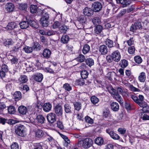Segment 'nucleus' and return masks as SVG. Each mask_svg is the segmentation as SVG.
Here are the masks:
<instances>
[{"mask_svg": "<svg viewBox=\"0 0 149 149\" xmlns=\"http://www.w3.org/2000/svg\"><path fill=\"white\" fill-rule=\"evenodd\" d=\"M135 50V48L134 46L129 47L128 49V51L129 54H133L134 53Z\"/></svg>", "mask_w": 149, "mask_h": 149, "instance_id": "nucleus-50", "label": "nucleus"}, {"mask_svg": "<svg viewBox=\"0 0 149 149\" xmlns=\"http://www.w3.org/2000/svg\"><path fill=\"white\" fill-rule=\"evenodd\" d=\"M24 127L23 125H20L15 128L16 133L18 135L23 136L24 135Z\"/></svg>", "mask_w": 149, "mask_h": 149, "instance_id": "nucleus-4", "label": "nucleus"}, {"mask_svg": "<svg viewBox=\"0 0 149 149\" xmlns=\"http://www.w3.org/2000/svg\"><path fill=\"white\" fill-rule=\"evenodd\" d=\"M2 43L4 46L8 47L13 45L14 42L12 39L9 38L3 39Z\"/></svg>", "mask_w": 149, "mask_h": 149, "instance_id": "nucleus-8", "label": "nucleus"}, {"mask_svg": "<svg viewBox=\"0 0 149 149\" xmlns=\"http://www.w3.org/2000/svg\"><path fill=\"white\" fill-rule=\"evenodd\" d=\"M49 17V14L47 12H43L42 17L41 18L42 19H48Z\"/></svg>", "mask_w": 149, "mask_h": 149, "instance_id": "nucleus-52", "label": "nucleus"}, {"mask_svg": "<svg viewBox=\"0 0 149 149\" xmlns=\"http://www.w3.org/2000/svg\"><path fill=\"white\" fill-rule=\"evenodd\" d=\"M36 119L38 123L41 124L44 123L45 120L44 116L41 115H38L36 117Z\"/></svg>", "mask_w": 149, "mask_h": 149, "instance_id": "nucleus-28", "label": "nucleus"}, {"mask_svg": "<svg viewBox=\"0 0 149 149\" xmlns=\"http://www.w3.org/2000/svg\"><path fill=\"white\" fill-rule=\"evenodd\" d=\"M106 132L109 134L110 136L113 139L115 140H118L120 139L119 136L113 131H111L110 129L107 130Z\"/></svg>", "mask_w": 149, "mask_h": 149, "instance_id": "nucleus-10", "label": "nucleus"}, {"mask_svg": "<svg viewBox=\"0 0 149 149\" xmlns=\"http://www.w3.org/2000/svg\"><path fill=\"white\" fill-rule=\"evenodd\" d=\"M128 45L129 46H131L134 43V40L133 38H131L127 42Z\"/></svg>", "mask_w": 149, "mask_h": 149, "instance_id": "nucleus-61", "label": "nucleus"}, {"mask_svg": "<svg viewBox=\"0 0 149 149\" xmlns=\"http://www.w3.org/2000/svg\"><path fill=\"white\" fill-rule=\"evenodd\" d=\"M111 57L113 60L118 62L120 60L121 58L120 52L118 50L115 51L111 54Z\"/></svg>", "mask_w": 149, "mask_h": 149, "instance_id": "nucleus-3", "label": "nucleus"}, {"mask_svg": "<svg viewBox=\"0 0 149 149\" xmlns=\"http://www.w3.org/2000/svg\"><path fill=\"white\" fill-rule=\"evenodd\" d=\"M102 29V27L100 25H97L96 26L94 29L95 33L98 34L101 33Z\"/></svg>", "mask_w": 149, "mask_h": 149, "instance_id": "nucleus-32", "label": "nucleus"}, {"mask_svg": "<svg viewBox=\"0 0 149 149\" xmlns=\"http://www.w3.org/2000/svg\"><path fill=\"white\" fill-rule=\"evenodd\" d=\"M83 13L85 15L88 17L92 16L93 14V10L88 7H85L83 10Z\"/></svg>", "mask_w": 149, "mask_h": 149, "instance_id": "nucleus-9", "label": "nucleus"}, {"mask_svg": "<svg viewBox=\"0 0 149 149\" xmlns=\"http://www.w3.org/2000/svg\"><path fill=\"white\" fill-rule=\"evenodd\" d=\"M60 135L67 143H70V140L66 136L62 134H61Z\"/></svg>", "mask_w": 149, "mask_h": 149, "instance_id": "nucleus-64", "label": "nucleus"}, {"mask_svg": "<svg viewBox=\"0 0 149 149\" xmlns=\"http://www.w3.org/2000/svg\"><path fill=\"white\" fill-rule=\"evenodd\" d=\"M34 49L39 50L40 48V45L38 42L35 43L33 46Z\"/></svg>", "mask_w": 149, "mask_h": 149, "instance_id": "nucleus-57", "label": "nucleus"}, {"mask_svg": "<svg viewBox=\"0 0 149 149\" xmlns=\"http://www.w3.org/2000/svg\"><path fill=\"white\" fill-rule=\"evenodd\" d=\"M14 5L11 3H7L5 5V9L8 12H12L14 9Z\"/></svg>", "mask_w": 149, "mask_h": 149, "instance_id": "nucleus-13", "label": "nucleus"}, {"mask_svg": "<svg viewBox=\"0 0 149 149\" xmlns=\"http://www.w3.org/2000/svg\"><path fill=\"white\" fill-rule=\"evenodd\" d=\"M85 60V58L84 56L81 54H79V56L74 59L79 62H82Z\"/></svg>", "mask_w": 149, "mask_h": 149, "instance_id": "nucleus-31", "label": "nucleus"}, {"mask_svg": "<svg viewBox=\"0 0 149 149\" xmlns=\"http://www.w3.org/2000/svg\"><path fill=\"white\" fill-rule=\"evenodd\" d=\"M105 44L109 47L111 48L113 47V44L112 40L107 39L105 41Z\"/></svg>", "mask_w": 149, "mask_h": 149, "instance_id": "nucleus-38", "label": "nucleus"}, {"mask_svg": "<svg viewBox=\"0 0 149 149\" xmlns=\"http://www.w3.org/2000/svg\"><path fill=\"white\" fill-rule=\"evenodd\" d=\"M134 24L137 30L141 29L142 28L141 23L140 22H136Z\"/></svg>", "mask_w": 149, "mask_h": 149, "instance_id": "nucleus-53", "label": "nucleus"}, {"mask_svg": "<svg viewBox=\"0 0 149 149\" xmlns=\"http://www.w3.org/2000/svg\"><path fill=\"white\" fill-rule=\"evenodd\" d=\"M131 97L134 101L137 104L139 103L140 102H141L142 100H143L144 98L143 96L142 95H139V98L134 95H131Z\"/></svg>", "mask_w": 149, "mask_h": 149, "instance_id": "nucleus-11", "label": "nucleus"}, {"mask_svg": "<svg viewBox=\"0 0 149 149\" xmlns=\"http://www.w3.org/2000/svg\"><path fill=\"white\" fill-rule=\"evenodd\" d=\"M27 7V5L26 4L21 3L19 4V8L21 10H25L26 9Z\"/></svg>", "mask_w": 149, "mask_h": 149, "instance_id": "nucleus-54", "label": "nucleus"}, {"mask_svg": "<svg viewBox=\"0 0 149 149\" xmlns=\"http://www.w3.org/2000/svg\"><path fill=\"white\" fill-rule=\"evenodd\" d=\"M86 64L89 66H91L94 64L93 60L91 58H89L86 60Z\"/></svg>", "mask_w": 149, "mask_h": 149, "instance_id": "nucleus-36", "label": "nucleus"}, {"mask_svg": "<svg viewBox=\"0 0 149 149\" xmlns=\"http://www.w3.org/2000/svg\"><path fill=\"white\" fill-rule=\"evenodd\" d=\"M91 100L92 103L94 104H96L99 101V99L95 96H92Z\"/></svg>", "mask_w": 149, "mask_h": 149, "instance_id": "nucleus-46", "label": "nucleus"}, {"mask_svg": "<svg viewBox=\"0 0 149 149\" xmlns=\"http://www.w3.org/2000/svg\"><path fill=\"white\" fill-rule=\"evenodd\" d=\"M117 3H120L123 5V7H125L129 5L133 1H136L138 0H116Z\"/></svg>", "mask_w": 149, "mask_h": 149, "instance_id": "nucleus-7", "label": "nucleus"}, {"mask_svg": "<svg viewBox=\"0 0 149 149\" xmlns=\"http://www.w3.org/2000/svg\"><path fill=\"white\" fill-rule=\"evenodd\" d=\"M93 143V141L91 139L80 138L79 139L77 145L79 147H82L86 149L91 147Z\"/></svg>", "mask_w": 149, "mask_h": 149, "instance_id": "nucleus-2", "label": "nucleus"}, {"mask_svg": "<svg viewBox=\"0 0 149 149\" xmlns=\"http://www.w3.org/2000/svg\"><path fill=\"white\" fill-rule=\"evenodd\" d=\"M47 119L49 122L51 123H53L56 119V115L54 113H50L47 115Z\"/></svg>", "mask_w": 149, "mask_h": 149, "instance_id": "nucleus-6", "label": "nucleus"}, {"mask_svg": "<svg viewBox=\"0 0 149 149\" xmlns=\"http://www.w3.org/2000/svg\"><path fill=\"white\" fill-rule=\"evenodd\" d=\"M11 149H19V146L16 143H14L11 146Z\"/></svg>", "mask_w": 149, "mask_h": 149, "instance_id": "nucleus-59", "label": "nucleus"}, {"mask_svg": "<svg viewBox=\"0 0 149 149\" xmlns=\"http://www.w3.org/2000/svg\"><path fill=\"white\" fill-rule=\"evenodd\" d=\"M133 8H129L127 9H123L121 11L118 15L119 17H121L124 15L126 12L129 13L133 10Z\"/></svg>", "mask_w": 149, "mask_h": 149, "instance_id": "nucleus-26", "label": "nucleus"}, {"mask_svg": "<svg viewBox=\"0 0 149 149\" xmlns=\"http://www.w3.org/2000/svg\"><path fill=\"white\" fill-rule=\"evenodd\" d=\"M70 40L69 37L67 35H63L61 37V43L65 44L67 43Z\"/></svg>", "mask_w": 149, "mask_h": 149, "instance_id": "nucleus-23", "label": "nucleus"}, {"mask_svg": "<svg viewBox=\"0 0 149 149\" xmlns=\"http://www.w3.org/2000/svg\"><path fill=\"white\" fill-rule=\"evenodd\" d=\"M37 7L35 5H31L30 7V10L31 13H36L37 11Z\"/></svg>", "mask_w": 149, "mask_h": 149, "instance_id": "nucleus-39", "label": "nucleus"}, {"mask_svg": "<svg viewBox=\"0 0 149 149\" xmlns=\"http://www.w3.org/2000/svg\"><path fill=\"white\" fill-rule=\"evenodd\" d=\"M36 135L37 137L40 138L42 137L43 136L44 133L42 130H38L36 131Z\"/></svg>", "mask_w": 149, "mask_h": 149, "instance_id": "nucleus-37", "label": "nucleus"}, {"mask_svg": "<svg viewBox=\"0 0 149 149\" xmlns=\"http://www.w3.org/2000/svg\"><path fill=\"white\" fill-rule=\"evenodd\" d=\"M63 88L66 91H70L72 89V87L70 85L67 83H66L63 85Z\"/></svg>", "mask_w": 149, "mask_h": 149, "instance_id": "nucleus-49", "label": "nucleus"}, {"mask_svg": "<svg viewBox=\"0 0 149 149\" xmlns=\"http://www.w3.org/2000/svg\"><path fill=\"white\" fill-rule=\"evenodd\" d=\"M28 80L27 77L24 75L20 76L19 78V81L21 83H26Z\"/></svg>", "mask_w": 149, "mask_h": 149, "instance_id": "nucleus-24", "label": "nucleus"}, {"mask_svg": "<svg viewBox=\"0 0 149 149\" xmlns=\"http://www.w3.org/2000/svg\"><path fill=\"white\" fill-rule=\"evenodd\" d=\"M146 73L144 72H141L138 77L139 81L141 82H144L146 79Z\"/></svg>", "mask_w": 149, "mask_h": 149, "instance_id": "nucleus-20", "label": "nucleus"}, {"mask_svg": "<svg viewBox=\"0 0 149 149\" xmlns=\"http://www.w3.org/2000/svg\"><path fill=\"white\" fill-rule=\"evenodd\" d=\"M128 65V62L125 59L121 61V66L123 68H125Z\"/></svg>", "mask_w": 149, "mask_h": 149, "instance_id": "nucleus-48", "label": "nucleus"}, {"mask_svg": "<svg viewBox=\"0 0 149 149\" xmlns=\"http://www.w3.org/2000/svg\"><path fill=\"white\" fill-rule=\"evenodd\" d=\"M42 108L43 110L45 112H48L51 110L52 108V105L49 103H46L44 104Z\"/></svg>", "mask_w": 149, "mask_h": 149, "instance_id": "nucleus-16", "label": "nucleus"}, {"mask_svg": "<svg viewBox=\"0 0 149 149\" xmlns=\"http://www.w3.org/2000/svg\"><path fill=\"white\" fill-rule=\"evenodd\" d=\"M40 21L41 24L42 26L44 27H47L48 25V19H42L41 18Z\"/></svg>", "mask_w": 149, "mask_h": 149, "instance_id": "nucleus-45", "label": "nucleus"}, {"mask_svg": "<svg viewBox=\"0 0 149 149\" xmlns=\"http://www.w3.org/2000/svg\"><path fill=\"white\" fill-rule=\"evenodd\" d=\"M26 69L28 72L32 71L33 69L32 65L31 64L27 65Z\"/></svg>", "mask_w": 149, "mask_h": 149, "instance_id": "nucleus-58", "label": "nucleus"}, {"mask_svg": "<svg viewBox=\"0 0 149 149\" xmlns=\"http://www.w3.org/2000/svg\"><path fill=\"white\" fill-rule=\"evenodd\" d=\"M34 79L38 82H41L43 78V75L40 73L36 74L33 76Z\"/></svg>", "mask_w": 149, "mask_h": 149, "instance_id": "nucleus-15", "label": "nucleus"}, {"mask_svg": "<svg viewBox=\"0 0 149 149\" xmlns=\"http://www.w3.org/2000/svg\"><path fill=\"white\" fill-rule=\"evenodd\" d=\"M111 107L112 109L114 111H118L119 106L118 104L115 102H112L111 105Z\"/></svg>", "mask_w": 149, "mask_h": 149, "instance_id": "nucleus-22", "label": "nucleus"}, {"mask_svg": "<svg viewBox=\"0 0 149 149\" xmlns=\"http://www.w3.org/2000/svg\"><path fill=\"white\" fill-rule=\"evenodd\" d=\"M140 107H141L143 108L147 106L148 105L146 103L144 102L143 100H142L141 102H140L138 104Z\"/></svg>", "mask_w": 149, "mask_h": 149, "instance_id": "nucleus-56", "label": "nucleus"}, {"mask_svg": "<svg viewBox=\"0 0 149 149\" xmlns=\"http://www.w3.org/2000/svg\"><path fill=\"white\" fill-rule=\"evenodd\" d=\"M8 66L6 65H2L1 69L0 71V76L1 77H4L5 75V73L8 72Z\"/></svg>", "mask_w": 149, "mask_h": 149, "instance_id": "nucleus-12", "label": "nucleus"}, {"mask_svg": "<svg viewBox=\"0 0 149 149\" xmlns=\"http://www.w3.org/2000/svg\"><path fill=\"white\" fill-rule=\"evenodd\" d=\"M81 76L82 79L86 78L88 76V73L86 70H83L81 72Z\"/></svg>", "mask_w": 149, "mask_h": 149, "instance_id": "nucleus-35", "label": "nucleus"}, {"mask_svg": "<svg viewBox=\"0 0 149 149\" xmlns=\"http://www.w3.org/2000/svg\"><path fill=\"white\" fill-rule=\"evenodd\" d=\"M92 7L93 11L97 12L101 10L102 6L100 3L99 2H95L93 4Z\"/></svg>", "mask_w": 149, "mask_h": 149, "instance_id": "nucleus-5", "label": "nucleus"}, {"mask_svg": "<svg viewBox=\"0 0 149 149\" xmlns=\"http://www.w3.org/2000/svg\"><path fill=\"white\" fill-rule=\"evenodd\" d=\"M23 49L25 52L28 53L31 52L33 50L32 47L27 46H26L24 47Z\"/></svg>", "mask_w": 149, "mask_h": 149, "instance_id": "nucleus-40", "label": "nucleus"}, {"mask_svg": "<svg viewBox=\"0 0 149 149\" xmlns=\"http://www.w3.org/2000/svg\"><path fill=\"white\" fill-rule=\"evenodd\" d=\"M75 109L77 111H79L81 107V105L79 103L76 102L74 104Z\"/></svg>", "mask_w": 149, "mask_h": 149, "instance_id": "nucleus-55", "label": "nucleus"}, {"mask_svg": "<svg viewBox=\"0 0 149 149\" xmlns=\"http://www.w3.org/2000/svg\"><path fill=\"white\" fill-rule=\"evenodd\" d=\"M99 51L102 54L105 55L107 53L108 49L106 45H103L100 47Z\"/></svg>", "mask_w": 149, "mask_h": 149, "instance_id": "nucleus-18", "label": "nucleus"}, {"mask_svg": "<svg viewBox=\"0 0 149 149\" xmlns=\"http://www.w3.org/2000/svg\"><path fill=\"white\" fill-rule=\"evenodd\" d=\"M107 89L113 98L120 103L123 102V99L118 93H120L123 96L127 97L128 95L127 92L120 87L117 88V92L111 86L108 87Z\"/></svg>", "mask_w": 149, "mask_h": 149, "instance_id": "nucleus-1", "label": "nucleus"}, {"mask_svg": "<svg viewBox=\"0 0 149 149\" xmlns=\"http://www.w3.org/2000/svg\"><path fill=\"white\" fill-rule=\"evenodd\" d=\"M68 29L67 27L65 25H63L60 27L59 30L62 33H65L66 32V31Z\"/></svg>", "mask_w": 149, "mask_h": 149, "instance_id": "nucleus-42", "label": "nucleus"}, {"mask_svg": "<svg viewBox=\"0 0 149 149\" xmlns=\"http://www.w3.org/2000/svg\"><path fill=\"white\" fill-rule=\"evenodd\" d=\"M29 23L27 21H23L19 23V25L22 29H26L29 26Z\"/></svg>", "mask_w": 149, "mask_h": 149, "instance_id": "nucleus-27", "label": "nucleus"}, {"mask_svg": "<svg viewBox=\"0 0 149 149\" xmlns=\"http://www.w3.org/2000/svg\"><path fill=\"white\" fill-rule=\"evenodd\" d=\"M85 120L86 123L92 124L93 123V120L90 117L87 116L85 117Z\"/></svg>", "mask_w": 149, "mask_h": 149, "instance_id": "nucleus-51", "label": "nucleus"}, {"mask_svg": "<svg viewBox=\"0 0 149 149\" xmlns=\"http://www.w3.org/2000/svg\"><path fill=\"white\" fill-rule=\"evenodd\" d=\"M134 59L135 61L137 63L140 64L142 61V60L141 56H137L134 57Z\"/></svg>", "mask_w": 149, "mask_h": 149, "instance_id": "nucleus-41", "label": "nucleus"}, {"mask_svg": "<svg viewBox=\"0 0 149 149\" xmlns=\"http://www.w3.org/2000/svg\"><path fill=\"white\" fill-rule=\"evenodd\" d=\"M29 23L31 26L35 28H37L38 27V24L35 21H30Z\"/></svg>", "mask_w": 149, "mask_h": 149, "instance_id": "nucleus-47", "label": "nucleus"}, {"mask_svg": "<svg viewBox=\"0 0 149 149\" xmlns=\"http://www.w3.org/2000/svg\"><path fill=\"white\" fill-rule=\"evenodd\" d=\"M18 110L20 113L24 115L26 113L27 111V108L24 106H20L18 108Z\"/></svg>", "mask_w": 149, "mask_h": 149, "instance_id": "nucleus-19", "label": "nucleus"}, {"mask_svg": "<svg viewBox=\"0 0 149 149\" xmlns=\"http://www.w3.org/2000/svg\"><path fill=\"white\" fill-rule=\"evenodd\" d=\"M11 62L12 64H17L18 62V59L15 57H13L11 59Z\"/></svg>", "mask_w": 149, "mask_h": 149, "instance_id": "nucleus-62", "label": "nucleus"}, {"mask_svg": "<svg viewBox=\"0 0 149 149\" xmlns=\"http://www.w3.org/2000/svg\"><path fill=\"white\" fill-rule=\"evenodd\" d=\"M92 22L94 24L97 25L100 23L101 19L99 17H95L92 19Z\"/></svg>", "mask_w": 149, "mask_h": 149, "instance_id": "nucleus-43", "label": "nucleus"}, {"mask_svg": "<svg viewBox=\"0 0 149 149\" xmlns=\"http://www.w3.org/2000/svg\"><path fill=\"white\" fill-rule=\"evenodd\" d=\"M8 112L9 113L11 114H14L15 112V108L12 106L9 107L8 109Z\"/></svg>", "mask_w": 149, "mask_h": 149, "instance_id": "nucleus-44", "label": "nucleus"}, {"mask_svg": "<svg viewBox=\"0 0 149 149\" xmlns=\"http://www.w3.org/2000/svg\"><path fill=\"white\" fill-rule=\"evenodd\" d=\"M64 110L66 113H70L71 112V107L68 104H66L64 105Z\"/></svg>", "mask_w": 149, "mask_h": 149, "instance_id": "nucleus-34", "label": "nucleus"}, {"mask_svg": "<svg viewBox=\"0 0 149 149\" xmlns=\"http://www.w3.org/2000/svg\"><path fill=\"white\" fill-rule=\"evenodd\" d=\"M116 74L114 72H109L107 74V77L108 78L109 80H111L113 78H115V76Z\"/></svg>", "mask_w": 149, "mask_h": 149, "instance_id": "nucleus-30", "label": "nucleus"}, {"mask_svg": "<svg viewBox=\"0 0 149 149\" xmlns=\"http://www.w3.org/2000/svg\"><path fill=\"white\" fill-rule=\"evenodd\" d=\"M51 53V52L49 49H46L44 50L42 55L44 58H48L50 57Z\"/></svg>", "mask_w": 149, "mask_h": 149, "instance_id": "nucleus-21", "label": "nucleus"}, {"mask_svg": "<svg viewBox=\"0 0 149 149\" xmlns=\"http://www.w3.org/2000/svg\"><path fill=\"white\" fill-rule=\"evenodd\" d=\"M95 142L97 145L100 146L103 143L104 140L101 137H98L95 139Z\"/></svg>", "mask_w": 149, "mask_h": 149, "instance_id": "nucleus-29", "label": "nucleus"}, {"mask_svg": "<svg viewBox=\"0 0 149 149\" xmlns=\"http://www.w3.org/2000/svg\"><path fill=\"white\" fill-rule=\"evenodd\" d=\"M60 25V23L58 22H56L52 25V28L54 29L58 28Z\"/></svg>", "mask_w": 149, "mask_h": 149, "instance_id": "nucleus-63", "label": "nucleus"}, {"mask_svg": "<svg viewBox=\"0 0 149 149\" xmlns=\"http://www.w3.org/2000/svg\"><path fill=\"white\" fill-rule=\"evenodd\" d=\"M90 50L89 46L87 44H85L82 50L84 54L87 53Z\"/></svg>", "mask_w": 149, "mask_h": 149, "instance_id": "nucleus-33", "label": "nucleus"}, {"mask_svg": "<svg viewBox=\"0 0 149 149\" xmlns=\"http://www.w3.org/2000/svg\"><path fill=\"white\" fill-rule=\"evenodd\" d=\"M17 25L15 23L11 22L8 23L6 28L8 30H12L17 28Z\"/></svg>", "mask_w": 149, "mask_h": 149, "instance_id": "nucleus-17", "label": "nucleus"}, {"mask_svg": "<svg viewBox=\"0 0 149 149\" xmlns=\"http://www.w3.org/2000/svg\"><path fill=\"white\" fill-rule=\"evenodd\" d=\"M57 125L58 127L61 130H63L64 129V127L61 121H58L57 122Z\"/></svg>", "mask_w": 149, "mask_h": 149, "instance_id": "nucleus-60", "label": "nucleus"}, {"mask_svg": "<svg viewBox=\"0 0 149 149\" xmlns=\"http://www.w3.org/2000/svg\"><path fill=\"white\" fill-rule=\"evenodd\" d=\"M13 97L15 101L19 100L21 98V93L20 91L15 92L13 95Z\"/></svg>", "mask_w": 149, "mask_h": 149, "instance_id": "nucleus-25", "label": "nucleus"}, {"mask_svg": "<svg viewBox=\"0 0 149 149\" xmlns=\"http://www.w3.org/2000/svg\"><path fill=\"white\" fill-rule=\"evenodd\" d=\"M55 113L58 116H61L63 114V109L61 106L57 105L55 107Z\"/></svg>", "mask_w": 149, "mask_h": 149, "instance_id": "nucleus-14", "label": "nucleus"}]
</instances>
